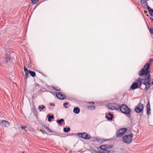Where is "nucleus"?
Wrapping results in <instances>:
<instances>
[{
    "label": "nucleus",
    "instance_id": "5",
    "mask_svg": "<svg viewBox=\"0 0 153 153\" xmlns=\"http://www.w3.org/2000/svg\"><path fill=\"white\" fill-rule=\"evenodd\" d=\"M127 129L126 128H123L120 129L117 133V137H120L126 132Z\"/></svg>",
    "mask_w": 153,
    "mask_h": 153
},
{
    "label": "nucleus",
    "instance_id": "15",
    "mask_svg": "<svg viewBox=\"0 0 153 153\" xmlns=\"http://www.w3.org/2000/svg\"><path fill=\"white\" fill-rule=\"evenodd\" d=\"M74 112L76 114H78L80 111V109L78 107H75L74 108Z\"/></svg>",
    "mask_w": 153,
    "mask_h": 153
},
{
    "label": "nucleus",
    "instance_id": "8",
    "mask_svg": "<svg viewBox=\"0 0 153 153\" xmlns=\"http://www.w3.org/2000/svg\"><path fill=\"white\" fill-rule=\"evenodd\" d=\"M78 135L79 136L81 137L82 138L85 139H89L91 138V136L90 135L85 132H84L82 133H79L78 134Z\"/></svg>",
    "mask_w": 153,
    "mask_h": 153
},
{
    "label": "nucleus",
    "instance_id": "26",
    "mask_svg": "<svg viewBox=\"0 0 153 153\" xmlns=\"http://www.w3.org/2000/svg\"><path fill=\"white\" fill-rule=\"evenodd\" d=\"M100 149L103 150H105V147L104 146H101L100 147Z\"/></svg>",
    "mask_w": 153,
    "mask_h": 153
},
{
    "label": "nucleus",
    "instance_id": "17",
    "mask_svg": "<svg viewBox=\"0 0 153 153\" xmlns=\"http://www.w3.org/2000/svg\"><path fill=\"white\" fill-rule=\"evenodd\" d=\"M29 74L33 77H34L36 75V73L34 72L31 71L30 70L28 71Z\"/></svg>",
    "mask_w": 153,
    "mask_h": 153
},
{
    "label": "nucleus",
    "instance_id": "18",
    "mask_svg": "<svg viewBox=\"0 0 153 153\" xmlns=\"http://www.w3.org/2000/svg\"><path fill=\"white\" fill-rule=\"evenodd\" d=\"M64 121V120L63 119H61L60 120H56V122L59 123V124H61L62 122Z\"/></svg>",
    "mask_w": 153,
    "mask_h": 153
},
{
    "label": "nucleus",
    "instance_id": "28",
    "mask_svg": "<svg viewBox=\"0 0 153 153\" xmlns=\"http://www.w3.org/2000/svg\"><path fill=\"white\" fill-rule=\"evenodd\" d=\"M149 13L150 14V15L153 17V10H151V11L149 12Z\"/></svg>",
    "mask_w": 153,
    "mask_h": 153
},
{
    "label": "nucleus",
    "instance_id": "36",
    "mask_svg": "<svg viewBox=\"0 0 153 153\" xmlns=\"http://www.w3.org/2000/svg\"><path fill=\"white\" fill-rule=\"evenodd\" d=\"M150 20H151V21H153V19L152 18H151L150 19Z\"/></svg>",
    "mask_w": 153,
    "mask_h": 153
},
{
    "label": "nucleus",
    "instance_id": "9",
    "mask_svg": "<svg viewBox=\"0 0 153 153\" xmlns=\"http://www.w3.org/2000/svg\"><path fill=\"white\" fill-rule=\"evenodd\" d=\"M57 97L60 100H63L65 97V96L62 93L60 92H56V93Z\"/></svg>",
    "mask_w": 153,
    "mask_h": 153
},
{
    "label": "nucleus",
    "instance_id": "25",
    "mask_svg": "<svg viewBox=\"0 0 153 153\" xmlns=\"http://www.w3.org/2000/svg\"><path fill=\"white\" fill-rule=\"evenodd\" d=\"M150 32V33L151 34V35L153 34V28H151L149 29Z\"/></svg>",
    "mask_w": 153,
    "mask_h": 153
},
{
    "label": "nucleus",
    "instance_id": "16",
    "mask_svg": "<svg viewBox=\"0 0 153 153\" xmlns=\"http://www.w3.org/2000/svg\"><path fill=\"white\" fill-rule=\"evenodd\" d=\"M140 2L142 5H144L145 6L148 5L147 3L145 0H140Z\"/></svg>",
    "mask_w": 153,
    "mask_h": 153
},
{
    "label": "nucleus",
    "instance_id": "40",
    "mask_svg": "<svg viewBox=\"0 0 153 153\" xmlns=\"http://www.w3.org/2000/svg\"><path fill=\"white\" fill-rule=\"evenodd\" d=\"M25 131H27V130H25Z\"/></svg>",
    "mask_w": 153,
    "mask_h": 153
},
{
    "label": "nucleus",
    "instance_id": "10",
    "mask_svg": "<svg viewBox=\"0 0 153 153\" xmlns=\"http://www.w3.org/2000/svg\"><path fill=\"white\" fill-rule=\"evenodd\" d=\"M1 123L2 126L4 127H7L10 125V123L9 122L4 120H1Z\"/></svg>",
    "mask_w": 153,
    "mask_h": 153
},
{
    "label": "nucleus",
    "instance_id": "19",
    "mask_svg": "<svg viewBox=\"0 0 153 153\" xmlns=\"http://www.w3.org/2000/svg\"><path fill=\"white\" fill-rule=\"evenodd\" d=\"M48 121H50L51 120V119L54 118V117L52 115H48Z\"/></svg>",
    "mask_w": 153,
    "mask_h": 153
},
{
    "label": "nucleus",
    "instance_id": "29",
    "mask_svg": "<svg viewBox=\"0 0 153 153\" xmlns=\"http://www.w3.org/2000/svg\"><path fill=\"white\" fill-rule=\"evenodd\" d=\"M147 9L149 11V12H150L151 10H152V9H151V8L148 6H147Z\"/></svg>",
    "mask_w": 153,
    "mask_h": 153
},
{
    "label": "nucleus",
    "instance_id": "3",
    "mask_svg": "<svg viewBox=\"0 0 153 153\" xmlns=\"http://www.w3.org/2000/svg\"><path fill=\"white\" fill-rule=\"evenodd\" d=\"M142 78H139L137 81V82H134L132 84L131 88L132 89H134L140 88L142 85Z\"/></svg>",
    "mask_w": 153,
    "mask_h": 153
},
{
    "label": "nucleus",
    "instance_id": "39",
    "mask_svg": "<svg viewBox=\"0 0 153 153\" xmlns=\"http://www.w3.org/2000/svg\"><path fill=\"white\" fill-rule=\"evenodd\" d=\"M89 103H92V104H94V102H89Z\"/></svg>",
    "mask_w": 153,
    "mask_h": 153
},
{
    "label": "nucleus",
    "instance_id": "33",
    "mask_svg": "<svg viewBox=\"0 0 153 153\" xmlns=\"http://www.w3.org/2000/svg\"><path fill=\"white\" fill-rule=\"evenodd\" d=\"M28 73H29L28 72L25 73L26 78H27L28 77V76H29Z\"/></svg>",
    "mask_w": 153,
    "mask_h": 153
},
{
    "label": "nucleus",
    "instance_id": "31",
    "mask_svg": "<svg viewBox=\"0 0 153 153\" xmlns=\"http://www.w3.org/2000/svg\"><path fill=\"white\" fill-rule=\"evenodd\" d=\"M24 70L25 71V73L28 72V70L25 67H24Z\"/></svg>",
    "mask_w": 153,
    "mask_h": 153
},
{
    "label": "nucleus",
    "instance_id": "13",
    "mask_svg": "<svg viewBox=\"0 0 153 153\" xmlns=\"http://www.w3.org/2000/svg\"><path fill=\"white\" fill-rule=\"evenodd\" d=\"M15 53L14 52L11 53L9 52L7 53V57H14Z\"/></svg>",
    "mask_w": 153,
    "mask_h": 153
},
{
    "label": "nucleus",
    "instance_id": "23",
    "mask_svg": "<svg viewBox=\"0 0 153 153\" xmlns=\"http://www.w3.org/2000/svg\"><path fill=\"white\" fill-rule=\"evenodd\" d=\"M45 129H46L48 132H50V133H52V131H51L48 127L47 126H45Z\"/></svg>",
    "mask_w": 153,
    "mask_h": 153
},
{
    "label": "nucleus",
    "instance_id": "4",
    "mask_svg": "<svg viewBox=\"0 0 153 153\" xmlns=\"http://www.w3.org/2000/svg\"><path fill=\"white\" fill-rule=\"evenodd\" d=\"M120 110L121 112L126 114H130L131 110L126 105H122L120 107Z\"/></svg>",
    "mask_w": 153,
    "mask_h": 153
},
{
    "label": "nucleus",
    "instance_id": "38",
    "mask_svg": "<svg viewBox=\"0 0 153 153\" xmlns=\"http://www.w3.org/2000/svg\"><path fill=\"white\" fill-rule=\"evenodd\" d=\"M112 147V146H109L108 147V148H111Z\"/></svg>",
    "mask_w": 153,
    "mask_h": 153
},
{
    "label": "nucleus",
    "instance_id": "14",
    "mask_svg": "<svg viewBox=\"0 0 153 153\" xmlns=\"http://www.w3.org/2000/svg\"><path fill=\"white\" fill-rule=\"evenodd\" d=\"M108 115L110 116V117H108L107 115L106 116V117L107 118L108 120H112V119L113 118V114H111L110 113H109L108 114Z\"/></svg>",
    "mask_w": 153,
    "mask_h": 153
},
{
    "label": "nucleus",
    "instance_id": "24",
    "mask_svg": "<svg viewBox=\"0 0 153 153\" xmlns=\"http://www.w3.org/2000/svg\"><path fill=\"white\" fill-rule=\"evenodd\" d=\"M33 4H36L38 2L39 0H31Z\"/></svg>",
    "mask_w": 153,
    "mask_h": 153
},
{
    "label": "nucleus",
    "instance_id": "20",
    "mask_svg": "<svg viewBox=\"0 0 153 153\" xmlns=\"http://www.w3.org/2000/svg\"><path fill=\"white\" fill-rule=\"evenodd\" d=\"M70 130V128H64L63 130L65 132H68Z\"/></svg>",
    "mask_w": 153,
    "mask_h": 153
},
{
    "label": "nucleus",
    "instance_id": "27",
    "mask_svg": "<svg viewBox=\"0 0 153 153\" xmlns=\"http://www.w3.org/2000/svg\"><path fill=\"white\" fill-rule=\"evenodd\" d=\"M149 13L150 14V15L153 17V10H151V11L149 12Z\"/></svg>",
    "mask_w": 153,
    "mask_h": 153
},
{
    "label": "nucleus",
    "instance_id": "7",
    "mask_svg": "<svg viewBox=\"0 0 153 153\" xmlns=\"http://www.w3.org/2000/svg\"><path fill=\"white\" fill-rule=\"evenodd\" d=\"M143 105L141 103H140L137 106L135 111L137 113H140L143 111Z\"/></svg>",
    "mask_w": 153,
    "mask_h": 153
},
{
    "label": "nucleus",
    "instance_id": "22",
    "mask_svg": "<svg viewBox=\"0 0 153 153\" xmlns=\"http://www.w3.org/2000/svg\"><path fill=\"white\" fill-rule=\"evenodd\" d=\"M45 108V106L43 105H42V107H41V106L40 105H39L38 106V109H39V110L40 111H41L43 109Z\"/></svg>",
    "mask_w": 153,
    "mask_h": 153
},
{
    "label": "nucleus",
    "instance_id": "41",
    "mask_svg": "<svg viewBox=\"0 0 153 153\" xmlns=\"http://www.w3.org/2000/svg\"><path fill=\"white\" fill-rule=\"evenodd\" d=\"M147 1H148L149 0H146Z\"/></svg>",
    "mask_w": 153,
    "mask_h": 153
},
{
    "label": "nucleus",
    "instance_id": "6",
    "mask_svg": "<svg viewBox=\"0 0 153 153\" xmlns=\"http://www.w3.org/2000/svg\"><path fill=\"white\" fill-rule=\"evenodd\" d=\"M120 108V106L116 103H110L108 105L109 109L111 110L117 109Z\"/></svg>",
    "mask_w": 153,
    "mask_h": 153
},
{
    "label": "nucleus",
    "instance_id": "37",
    "mask_svg": "<svg viewBox=\"0 0 153 153\" xmlns=\"http://www.w3.org/2000/svg\"><path fill=\"white\" fill-rule=\"evenodd\" d=\"M1 59H0V65H1Z\"/></svg>",
    "mask_w": 153,
    "mask_h": 153
},
{
    "label": "nucleus",
    "instance_id": "32",
    "mask_svg": "<svg viewBox=\"0 0 153 153\" xmlns=\"http://www.w3.org/2000/svg\"><path fill=\"white\" fill-rule=\"evenodd\" d=\"M149 63L150 65V64H151V63L153 61V58L150 59L149 60ZM147 63V64H148Z\"/></svg>",
    "mask_w": 153,
    "mask_h": 153
},
{
    "label": "nucleus",
    "instance_id": "30",
    "mask_svg": "<svg viewBox=\"0 0 153 153\" xmlns=\"http://www.w3.org/2000/svg\"><path fill=\"white\" fill-rule=\"evenodd\" d=\"M68 103L65 102L63 104V106L66 108H67V106H66V105H68Z\"/></svg>",
    "mask_w": 153,
    "mask_h": 153
},
{
    "label": "nucleus",
    "instance_id": "12",
    "mask_svg": "<svg viewBox=\"0 0 153 153\" xmlns=\"http://www.w3.org/2000/svg\"><path fill=\"white\" fill-rule=\"evenodd\" d=\"M1 64H5L9 62L10 61V58H4V59L2 60L1 59Z\"/></svg>",
    "mask_w": 153,
    "mask_h": 153
},
{
    "label": "nucleus",
    "instance_id": "34",
    "mask_svg": "<svg viewBox=\"0 0 153 153\" xmlns=\"http://www.w3.org/2000/svg\"><path fill=\"white\" fill-rule=\"evenodd\" d=\"M21 128L22 129L25 130L26 128V127L25 126H21Z\"/></svg>",
    "mask_w": 153,
    "mask_h": 153
},
{
    "label": "nucleus",
    "instance_id": "35",
    "mask_svg": "<svg viewBox=\"0 0 153 153\" xmlns=\"http://www.w3.org/2000/svg\"><path fill=\"white\" fill-rule=\"evenodd\" d=\"M54 89L55 90L58 91H59L60 90V89L59 88H54Z\"/></svg>",
    "mask_w": 153,
    "mask_h": 153
},
{
    "label": "nucleus",
    "instance_id": "1",
    "mask_svg": "<svg viewBox=\"0 0 153 153\" xmlns=\"http://www.w3.org/2000/svg\"><path fill=\"white\" fill-rule=\"evenodd\" d=\"M143 68L139 72V75L142 76L143 78H142L143 80L142 83L145 85L146 89L149 88L151 86V84L149 83L150 81L149 71L148 69L149 68V63L146 64Z\"/></svg>",
    "mask_w": 153,
    "mask_h": 153
},
{
    "label": "nucleus",
    "instance_id": "11",
    "mask_svg": "<svg viewBox=\"0 0 153 153\" xmlns=\"http://www.w3.org/2000/svg\"><path fill=\"white\" fill-rule=\"evenodd\" d=\"M146 109L147 110V112L148 115H150V105L149 103H148L146 105Z\"/></svg>",
    "mask_w": 153,
    "mask_h": 153
},
{
    "label": "nucleus",
    "instance_id": "21",
    "mask_svg": "<svg viewBox=\"0 0 153 153\" xmlns=\"http://www.w3.org/2000/svg\"><path fill=\"white\" fill-rule=\"evenodd\" d=\"M88 109L92 110L95 109V106L94 105L88 106Z\"/></svg>",
    "mask_w": 153,
    "mask_h": 153
},
{
    "label": "nucleus",
    "instance_id": "2",
    "mask_svg": "<svg viewBox=\"0 0 153 153\" xmlns=\"http://www.w3.org/2000/svg\"><path fill=\"white\" fill-rule=\"evenodd\" d=\"M133 137V134L131 132L128 135L124 136L122 137V140L125 143L130 144L132 141Z\"/></svg>",
    "mask_w": 153,
    "mask_h": 153
}]
</instances>
